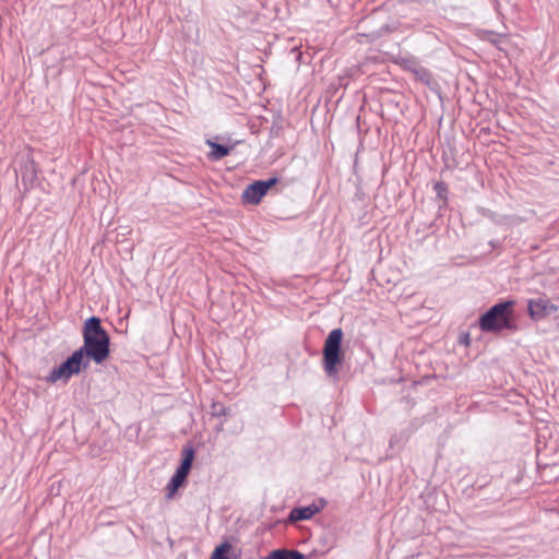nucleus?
<instances>
[{
    "label": "nucleus",
    "instance_id": "nucleus-1",
    "mask_svg": "<svg viewBox=\"0 0 559 559\" xmlns=\"http://www.w3.org/2000/svg\"><path fill=\"white\" fill-rule=\"evenodd\" d=\"M84 344L82 349L83 356H87L96 364H102L109 356V335L100 324L97 317L88 318L83 329Z\"/></svg>",
    "mask_w": 559,
    "mask_h": 559
},
{
    "label": "nucleus",
    "instance_id": "nucleus-2",
    "mask_svg": "<svg viewBox=\"0 0 559 559\" xmlns=\"http://www.w3.org/2000/svg\"><path fill=\"white\" fill-rule=\"evenodd\" d=\"M514 301L508 300L493 305L479 319L483 332H500L511 328V314Z\"/></svg>",
    "mask_w": 559,
    "mask_h": 559
},
{
    "label": "nucleus",
    "instance_id": "nucleus-3",
    "mask_svg": "<svg viewBox=\"0 0 559 559\" xmlns=\"http://www.w3.org/2000/svg\"><path fill=\"white\" fill-rule=\"evenodd\" d=\"M343 331L341 329L332 330L323 347V369L329 378L333 381L338 380V366L342 365L343 357L341 355V344Z\"/></svg>",
    "mask_w": 559,
    "mask_h": 559
},
{
    "label": "nucleus",
    "instance_id": "nucleus-4",
    "mask_svg": "<svg viewBox=\"0 0 559 559\" xmlns=\"http://www.w3.org/2000/svg\"><path fill=\"white\" fill-rule=\"evenodd\" d=\"M87 366L88 360L84 358L82 349H76L66 361L50 371L47 380L51 383L59 380L67 381Z\"/></svg>",
    "mask_w": 559,
    "mask_h": 559
},
{
    "label": "nucleus",
    "instance_id": "nucleus-5",
    "mask_svg": "<svg viewBox=\"0 0 559 559\" xmlns=\"http://www.w3.org/2000/svg\"><path fill=\"white\" fill-rule=\"evenodd\" d=\"M277 181V177H272L267 180H257L250 183L242 192V201L252 205L260 203L269 189L275 186Z\"/></svg>",
    "mask_w": 559,
    "mask_h": 559
},
{
    "label": "nucleus",
    "instance_id": "nucleus-6",
    "mask_svg": "<svg viewBox=\"0 0 559 559\" xmlns=\"http://www.w3.org/2000/svg\"><path fill=\"white\" fill-rule=\"evenodd\" d=\"M530 317L539 321L557 311V307L547 298L530 299L527 304Z\"/></svg>",
    "mask_w": 559,
    "mask_h": 559
},
{
    "label": "nucleus",
    "instance_id": "nucleus-7",
    "mask_svg": "<svg viewBox=\"0 0 559 559\" xmlns=\"http://www.w3.org/2000/svg\"><path fill=\"white\" fill-rule=\"evenodd\" d=\"M323 508V506H317L316 503L306 506V507H299L294 508L288 515V521L290 523H295L298 521L309 520L314 514L319 513L320 510Z\"/></svg>",
    "mask_w": 559,
    "mask_h": 559
},
{
    "label": "nucleus",
    "instance_id": "nucleus-8",
    "mask_svg": "<svg viewBox=\"0 0 559 559\" xmlns=\"http://www.w3.org/2000/svg\"><path fill=\"white\" fill-rule=\"evenodd\" d=\"M305 556L298 550H289L285 548L271 551L262 559H304Z\"/></svg>",
    "mask_w": 559,
    "mask_h": 559
},
{
    "label": "nucleus",
    "instance_id": "nucleus-9",
    "mask_svg": "<svg viewBox=\"0 0 559 559\" xmlns=\"http://www.w3.org/2000/svg\"><path fill=\"white\" fill-rule=\"evenodd\" d=\"M206 143L212 148L210 152V157L213 160H219L223 157L227 156L230 152V147L225 146L223 144L215 143L211 140H207Z\"/></svg>",
    "mask_w": 559,
    "mask_h": 559
},
{
    "label": "nucleus",
    "instance_id": "nucleus-10",
    "mask_svg": "<svg viewBox=\"0 0 559 559\" xmlns=\"http://www.w3.org/2000/svg\"><path fill=\"white\" fill-rule=\"evenodd\" d=\"M183 459L177 468L178 472L183 474L185 476H188L189 471L192 466L193 457H194V451L192 448H186L183 449Z\"/></svg>",
    "mask_w": 559,
    "mask_h": 559
},
{
    "label": "nucleus",
    "instance_id": "nucleus-11",
    "mask_svg": "<svg viewBox=\"0 0 559 559\" xmlns=\"http://www.w3.org/2000/svg\"><path fill=\"white\" fill-rule=\"evenodd\" d=\"M183 459L177 468L178 472L183 474L185 476H188L189 471L192 466L193 457H194V451L192 448H186L183 449Z\"/></svg>",
    "mask_w": 559,
    "mask_h": 559
},
{
    "label": "nucleus",
    "instance_id": "nucleus-12",
    "mask_svg": "<svg viewBox=\"0 0 559 559\" xmlns=\"http://www.w3.org/2000/svg\"><path fill=\"white\" fill-rule=\"evenodd\" d=\"M187 476L176 469L170 481L167 485V498H171L178 488L185 483Z\"/></svg>",
    "mask_w": 559,
    "mask_h": 559
},
{
    "label": "nucleus",
    "instance_id": "nucleus-13",
    "mask_svg": "<svg viewBox=\"0 0 559 559\" xmlns=\"http://www.w3.org/2000/svg\"><path fill=\"white\" fill-rule=\"evenodd\" d=\"M230 549L231 545L228 542H225L215 548L211 559H230L227 556Z\"/></svg>",
    "mask_w": 559,
    "mask_h": 559
},
{
    "label": "nucleus",
    "instance_id": "nucleus-14",
    "mask_svg": "<svg viewBox=\"0 0 559 559\" xmlns=\"http://www.w3.org/2000/svg\"><path fill=\"white\" fill-rule=\"evenodd\" d=\"M484 40H487L501 49L500 44L503 41V37L499 34H496L493 32H486L483 36Z\"/></svg>",
    "mask_w": 559,
    "mask_h": 559
},
{
    "label": "nucleus",
    "instance_id": "nucleus-15",
    "mask_svg": "<svg viewBox=\"0 0 559 559\" xmlns=\"http://www.w3.org/2000/svg\"><path fill=\"white\" fill-rule=\"evenodd\" d=\"M435 190H436L437 194L440 198H444V193L447 192V188H445L443 182H436L435 183Z\"/></svg>",
    "mask_w": 559,
    "mask_h": 559
},
{
    "label": "nucleus",
    "instance_id": "nucleus-16",
    "mask_svg": "<svg viewBox=\"0 0 559 559\" xmlns=\"http://www.w3.org/2000/svg\"><path fill=\"white\" fill-rule=\"evenodd\" d=\"M216 415H225V409L223 406L219 407V409H215Z\"/></svg>",
    "mask_w": 559,
    "mask_h": 559
}]
</instances>
